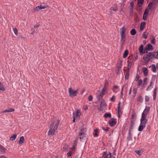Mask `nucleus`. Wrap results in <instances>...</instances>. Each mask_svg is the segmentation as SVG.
Masks as SVG:
<instances>
[{
	"label": "nucleus",
	"instance_id": "nucleus-50",
	"mask_svg": "<svg viewBox=\"0 0 158 158\" xmlns=\"http://www.w3.org/2000/svg\"><path fill=\"white\" fill-rule=\"evenodd\" d=\"M137 90V89L135 87V88H133V92L135 94H135L136 93Z\"/></svg>",
	"mask_w": 158,
	"mask_h": 158
},
{
	"label": "nucleus",
	"instance_id": "nucleus-23",
	"mask_svg": "<svg viewBox=\"0 0 158 158\" xmlns=\"http://www.w3.org/2000/svg\"><path fill=\"white\" fill-rule=\"evenodd\" d=\"M60 121L59 120H57L56 123L55 125V127H54V130H57L58 127L59 126V124H60Z\"/></svg>",
	"mask_w": 158,
	"mask_h": 158
},
{
	"label": "nucleus",
	"instance_id": "nucleus-47",
	"mask_svg": "<svg viewBox=\"0 0 158 158\" xmlns=\"http://www.w3.org/2000/svg\"><path fill=\"white\" fill-rule=\"evenodd\" d=\"M148 11H149V10L148 9H146L144 11V14L146 15H148Z\"/></svg>",
	"mask_w": 158,
	"mask_h": 158
},
{
	"label": "nucleus",
	"instance_id": "nucleus-61",
	"mask_svg": "<svg viewBox=\"0 0 158 158\" xmlns=\"http://www.w3.org/2000/svg\"><path fill=\"white\" fill-rule=\"evenodd\" d=\"M137 4H138V6L139 7H141L142 6V4H141L140 3H139V4L137 3Z\"/></svg>",
	"mask_w": 158,
	"mask_h": 158
},
{
	"label": "nucleus",
	"instance_id": "nucleus-39",
	"mask_svg": "<svg viewBox=\"0 0 158 158\" xmlns=\"http://www.w3.org/2000/svg\"><path fill=\"white\" fill-rule=\"evenodd\" d=\"M135 152L138 155L140 156L141 155L142 152V150L141 149H140L139 150H137L135 151Z\"/></svg>",
	"mask_w": 158,
	"mask_h": 158
},
{
	"label": "nucleus",
	"instance_id": "nucleus-45",
	"mask_svg": "<svg viewBox=\"0 0 158 158\" xmlns=\"http://www.w3.org/2000/svg\"><path fill=\"white\" fill-rule=\"evenodd\" d=\"M130 6L131 7V8H130V9H131V10L132 11L134 6V3L133 2H132L130 3Z\"/></svg>",
	"mask_w": 158,
	"mask_h": 158
},
{
	"label": "nucleus",
	"instance_id": "nucleus-8",
	"mask_svg": "<svg viewBox=\"0 0 158 158\" xmlns=\"http://www.w3.org/2000/svg\"><path fill=\"white\" fill-rule=\"evenodd\" d=\"M46 6L45 5L44 6H36L35 8H34L32 10V11L33 12H35L37 10H40L44 9L45 8H46L47 6Z\"/></svg>",
	"mask_w": 158,
	"mask_h": 158
},
{
	"label": "nucleus",
	"instance_id": "nucleus-22",
	"mask_svg": "<svg viewBox=\"0 0 158 158\" xmlns=\"http://www.w3.org/2000/svg\"><path fill=\"white\" fill-rule=\"evenodd\" d=\"M145 24H146L145 22H142L141 23L140 26V30L141 31H142L143 30L144 27L145 26Z\"/></svg>",
	"mask_w": 158,
	"mask_h": 158
},
{
	"label": "nucleus",
	"instance_id": "nucleus-4",
	"mask_svg": "<svg viewBox=\"0 0 158 158\" xmlns=\"http://www.w3.org/2000/svg\"><path fill=\"white\" fill-rule=\"evenodd\" d=\"M78 139H76L73 141V146L71 148V150H70V156L75 151L77 144Z\"/></svg>",
	"mask_w": 158,
	"mask_h": 158
},
{
	"label": "nucleus",
	"instance_id": "nucleus-26",
	"mask_svg": "<svg viewBox=\"0 0 158 158\" xmlns=\"http://www.w3.org/2000/svg\"><path fill=\"white\" fill-rule=\"evenodd\" d=\"M17 135L16 134L13 135L10 138V140L13 141L15 140L16 138Z\"/></svg>",
	"mask_w": 158,
	"mask_h": 158
},
{
	"label": "nucleus",
	"instance_id": "nucleus-12",
	"mask_svg": "<svg viewBox=\"0 0 158 158\" xmlns=\"http://www.w3.org/2000/svg\"><path fill=\"white\" fill-rule=\"evenodd\" d=\"M85 134L84 132L80 131L79 133V138L80 139H82L85 136Z\"/></svg>",
	"mask_w": 158,
	"mask_h": 158
},
{
	"label": "nucleus",
	"instance_id": "nucleus-64",
	"mask_svg": "<svg viewBox=\"0 0 158 158\" xmlns=\"http://www.w3.org/2000/svg\"><path fill=\"white\" fill-rule=\"evenodd\" d=\"M138 58V56H136L135 57V59L136 60Z\"/></svg>",
	"mask_w": 158,
	"mask_h": 158
},
{
	"label": "nucleus",
	"instance_id": "nucleus-17",
	"mask_svg": "<svg viewBox=\"0 0 158 158\" xmlns=\"http://www.w3.org/2000/svg\"><path fill=\"white\" fill-rule=\"evenodd\" d=\"M120 35H125L126 29L124 26H123L120 29Z\"/></svg>",
	"mask_w": 158,
	"mask_h": 158
},
{
	"label": "nucleus",
	"instance_id": "nucleus-10",
	"mask_svg": "<svg viewBox=\"0 0 158 158\" xmlns=\"http://www.w3.org/2000/svg\"><path fill=\"white\" fill-rule=\"evenodd\" d=\"M116 124L115 119H111L109 121V124L110 126H113Z\"/></svg>",
	"mask_w": 158,
	"mask_h": 158
},
{
	"label": "nucleus",
	"instance_id": "nucleus-63",
	"mask_svg": "<svg viewBox=\"0 0 158 158\" xmlns=\"http://www.w3.org/2000/svg\"><path fill=\"white\" fill-rule=\"evenodd\" d=\"M136 78L138 79H139V75H137V76H136Z\"/></svg>",
	"mask_w": 158,
	"mask_h": 158
},
{
	"label": "nucleus",
	"instance_id": "nucleus-15",
	"mask_svg": "<svg viewBox=\"0 0 158 158\" xmlns=\"http://www.w3.org/2000/svg\"><path fill=\"white\" fill-rule=\"evenodd\" d=\"M120 102H119L118 104V116L119 118H120V114H122L121 112V108L120 107Z\"/></svg>",
	"mask_w": 158,
	"mask_h": 158
},
{
	"label": "nucleus",
	"instance_id": "nucleus-14",
	"mask_svg": "<svg viewBox=\"0 0 158 158\" xmlns=\"http://www.w3.org/2000/svg\"><path fill=\"white\" fill-rule=\"evenodd\" d=\"M121 46H122L124 42L125 41V35H121Z\"/></svg>",
	"mask_w": 158,
	"mask_h": 158
},
{
	"label": "nucleus",
	"instance_id": "nucleus-30",
	"mask_svg": "<svg viewBox=\"0 0 158 158\" xmlns=\"http://www.w3.org/2000/svg\"><path fill=\"white\" fill-rule=\"evenodd\" d=\"M106 103L104 100H102L101 102L100 106L101 107L106 106Z\"/></svg>",
	"mask_w": 158,
	"mask_h": 158
},
{
	"label": "nucleus",
	"instance_id": "nucleus-20",
	"mask_svg": "<svg viewBox=\"0 0 158 158\" xmlns=\"http://www.w3.org/2000/svg\"><path fill=\"white\" fill-rule=\"evenodd\" d=\"M156 4V2H154V1H152V2H150L149 5H148V7L149 9H151L153 8V5H155Z\"/></svg>",
	"mask_w": 158,
	"mask_h": 158
},
{
	"label": "nucleus",
	"instance_id": "nucleus-25",
	"mask_svg": "<svg viewBox=\"0 0 158 158\" xmlns=\"http://www.w3.org/2000/svg\"><path fill=\"white\" fill-rule=\"evenodd\" d=\"M152 71L154 72H156V68L155 65L154 64H152L150 66Z\"/></svg>",
	"mask_w": 158,
	"mask_h": 158
},
{
	"label": "nucleus",
	"instance_id": "nucleus-51",
	"mask_svg": "<svg viewBox=\"0 0 158 158\" xmlns=\"http://www.w3.org/2000/svg\"><path fill=\"white\" fill-rule=\"evenodd\" d=\"M144 1V0H138V4L140 3L141 4H142L143 2Z\"/></svg>",
	"mask_w": 158,
	"mask_h": 158
},
{
	"label": "nucleus",
	"instance_id": "nucleus-5",
	"mask_svg": "<svg viewBox=\"0 0 158 158\" xmlns=\"http://www.w3.org/2000/svg\"><path fill=\"white\" fill-rule=\"evenodd\" d=\"M52 121V124L50 125L49 127L50 130L48 132V135H53L55 133V131L56 130H54V128L53 130H52V128L53 127V122H52V119H51Z\"/></svg>",
	"mask_w": 158,
	"mask_h": 158
},
{
	"label": "nucleus",
	"instance_id": "nucleus-56",
	"mask_svg": "<svg viewBox=\"0 0 158 158\" xmlns=\"http://www.w3.org/2000/svg\"><path fill=\"white\" fill-rule=\"evenodd\" d=\"M102 128L103 130H104V131H108V128H105L104 127H102Z\"/></svg>",
	"mask_w": 158,
	"mask_h": 158
},
{
	"label": "nucleus",
	"instance_id": "nucleus-43",
	"mask_svg": "<svg viewBox=\"0 0 158 158\" xmlns=\"http://www.w3.org/2000/svg\"><path fill=\"white\" fill-rule=\"evenodd\" d=\"M98 132V130L97 129H95L94 130V136H97L98 135L97 134V132Z\"/></svg>",
	"mask_w": 158,
	"mask_h": 158
},
{
	"label": "nucleus",
	"instance_id": "nucleus-7",
	"mask_svg": "<svg viewBox=\"0 0 158 158\" xmlns=\"http://www.w3.org/2000/svg\"><path fill=\"white\" fill-rule=\"evenodd\" d=\"M78 90H73L70 88V97H73L77 95V94Z\"/></svg>",
	"mask_w": 158,
	"mask_h": 158
},
{
	"label": "nucleus",
	"instance_id": "nucleus-54",
	"mask_svg": "<svg viewBox=\"0 0 158 158\" xmlns=\"http://www.w3.org/2000/svg\"><path fill=\"white\" fill-rule=\"evenodd\" d=\"M73 122H75V120H76L75 115V114H73Z\"/></svg>",
	"mask_w": 158,
	"mask_h": 158
},
{
	"label": "nucleus",
	"instance_id": "nucleus-9",
	"mask_svg": "<svg viewBox=\"0 0 158 158\" xmlns=\"http://www.w3.org/2000/svg\"><path fill=\"white\" fill-rule=\"evenodd\" d=\"M15 110L14 108H9L2 112V113H7L13 112Z\"/></svg>",
	"mask_w": 158,
	"mask_h": 158
},
{
	"label": "nucleus",
	"instance_id": "nucleus-52",
	"mask_svg": "<svg viewBox=\"0 0 158 158\" xmlns=\"http://www.w3.org/2000/svg\"><path fill=\"white\" fill-rule=\"evenodd\" d=\"M110 101L112 102L115 101V97L114 96H113L110 99Z\"/></svg>",
	"mask_w": 158,
	"mask_h": 158
},
{
	"label": "nucleus",
	"instance_id": "nucleus-33",
	"mask_svg": "<svg viewBox=\"0 0 158 158\" xmlns=\"http://www.w3.org/2000/svg\"><path fill=\"white\" fill-rule=\"evenodd\" d=\"M110 10L111 11H112V10H113V11H117L118 10L117 9V6L116 5H115L114 6V7H111L110 8Z\"/></svg>",
	"mask_w": 158,
	"mask_h": 158
},
{
	"label": "nucleus",
	"instance_id": "nucleus-13",
	"mask_svg": "<svg viewBox=\"0 0 158 158\" xmlns=\"http://www.w3.org/2000/svg\"><path fill=\"white\" fill-rule=\"evenodd\" d=\"M157 89V87L156 86L153 90V99L155 100L156 97V92Z\"/></svg>",
	"mask_w": 158,
	"mask_h": 158
},
{
	"label": "nucleus",
	"instance_id": "nucleus-28",
	"mask_svg": "<svg viewBox=\"0 0 158 158\" xmlns=\"http://www.w3.org/2000/svg\"><path fill=\"white\" fill-rule=\"evenodd\" d=\"M81 114L80 110H77L76 112L77 119H79Z\"/></svg>",
	"mask_w": 158,
	"mask_h": 158
},
{
	"label": "nucleus",
	"instance_id": "nucleus-29",
	"mask_svg": "<svg viewBox=\"0 0 158 158\" xmlns=\"http://www.w3.org/2000/svg\"><path fill=\"white\" fill-rule=\"evenodd\" d=\"M128 69V71L127 72L125 76V78L126 79H128L129 78V66L127 68Z\"/></svg>",
	"mask_w": 158,
	"mask_h": 158
},
{
	"label": "nucleus",
	"instance_id": "nucleus-59",
	"mask_svg": "<svg viewBox=\"0 0 158 158\" xmlns=\"http://www.w3.org/2000/svg\"><path fill=\"white\" fill-rule=\"evenodd\" d=\"M31 30L32 31V32L31 33V34H33L34 33V32H35V30L34 29H32Z\"/></svg>",
	"mask_w": 158,
	"mask_h": 158
},
{
	"label": "nucleus",
	"instance_id": "nucleus-42",
	"mask_svg": "<svg viewBox=\"0 0 158 158\" xmlns=\"http://www.w3.org/2000/svg\"><path fill=\"white\" fill-rule=\"evenodd\" d=\"M138 82V85L139 86L142 83V80H137V81Z\"/></svg>",
	"mask_w": 158,
	"mask_h": 158
},
{
	"label": "nucleus",
	"instance_id": "nucleus-24",
	"mask_svg": "<svg viewBox=\"0 0 158 158\" xmlns=\"http://www.w3.org/2000/svg\"><path fill=\"white\" fill-rule=\"evenodd\" d=\"M142 71L143 73L144 74L146 75L148 73V69L146 68H143Z\"/></svg>",
	"mask_w": 158,
	"mask_h": 158
},
{
	"label": "nucleus",
	"instance_id": "nucleus-46",
	"mask_svg": "<svg viewBox=\"0 0 158 158\" xmlns=\"http://www.w3.org/2000/svg\"><path fill=\"white\" fill-rule=\"evenodd\" d=\"M93 99V96L92 95H90L88 98V100L89 101H91Z\"/></svg>",
	"mask_w": 158,
	"mask_h": 158
},
{
	"label": "nucleus",
	"instance_id": "nucleus-49",
	"mask_svg": "<svg viewBox=\"0 0 158 158\" xmlns=\"http://www.w3.org/2000/svg\"><path fill=\"white\" fill-rule=\"evenodd\" d=\"M145 100L146 102H148L149 101L150 99L149 97L146 96L145 97Z\"/></svg>",
	"mask_w": 158,
	"mask_h": 158
},
{
	"label": "nucleus",
	"instance_id": "nucleus-41",
	"mask_svg": "<svg viewBox=\"0 0 158 158\" xmlns=\"http://www.w3.org/2000/svg\"><path fill=\"white\" fill-rule=\"evenodd\" d=\"M143 98L142 96H140L138 97V101L140 102H142L143 101Z\"/></svg>",
	"mask_w": 158,
	"mask_h": 158
},
{
	"label": "nucleus",
	"instance_id": "nucleus-27",
	"mask_svg": "<svg viewBox=\"0 0 158 158\" xmlns=\"http://www.w3.org/2000/svg\"><path fill=\"white\" fill-rule=\"evenodd\" d=\"M148 35V32L145 31L143 33V36L144 38L146 39L147 38Z\"/></svg>",
	"mask_w": 158,
	"mask_h": 158
},
{
	"label": "nucleus",
	"instance_id": "nucleus-38",
	"mask_svg": "<svg viewBox=\"0 0 158 158\" xmlns=\"http://www.w3.org/2000/svg\"><path fill=\"white\" fill-rule=\"evenodd\" d=\"M104 116L105 118H110L111 117V114L110 113H106L104 115Z\"/></svg>",
	"mask_w": 158,
	"mask_h": 158
},
{
	"label": "nucleus",
	"instance_id": "nucleus-1",
	"mask_svg": "<svg viewBox=\"0 0 158 158\" xmlns=\"http://www.w3.org/2000/svg\"><path fill=\"white\" fill-rule=\"evenodd\" d=\"M150 107L148 106H146L143 112L142 113L141 118L140 119V124L139 128L138 130L139 131H142L144 128L146 126L147 122V119H146L147 114L149 112Z\"/></svg>",
	"mask_w": 158,
	"mask_h": 158
},
{
	"label": "nucleus",
	"instance_id": "nucleus-6",
	"mask_svg": "<svg viewBox=\"0 0 158 158\" xmlns=\"http://www.w3.org/2000/svg\"><path fill=\"white\" fill-rule=\"evenodd\" d=\"M101 158H115V157L112 156L110 153L104 152L102 153V155Z\"/></svg>",
	"mask_w": 158,
	"mask_h": 158
},
{
	"label": "nucleus",
	"instance_id": "nucleus-21",
	"mask_svg": "<svg viewBox=\"0 0 158 158\" xmlns=\"http://www.w3.org/2000/svg\"><path fill=\"white\" fill-rule=\"evenodd\" d=\"M24 140V138L23 136H22L20 137L19 141L18 142V143L19 144H21L23 143Z\"/></svg>",
	"mask_w": 158,
	"mask_h": 158
},
{
	"label": "nucleus",
	"instance_id": "nucleus-19",
	"mask_svg": "<svg viewBox=\"0 0 158 158\" xmlns=\"http://www.w3.org/2000/svg\"><path fill=\"white\" fill-rule=\"evenodd\" d=\"M154 83V82L152 81H151L150 82V85L148 86V87L146 89V90L149 91L151 90L152 88L151 87L153 85Z\"/></svg>",
	"mask_w": 158,
	"mask_h": 158
},
{
	"label": "nucleus",
	"instance_id": "nucleus-35",
	"mask_svg": "<svg viewBox=\"0 0 158 158\" xmlns=\"http://www.w3.org/2000/svg\"><path fill=\"white\" fill-rule=\"evenodd\" d=\"M152 38L151 39V43L152 44H154L155 42V39L154 36L153 35L152 36Z\"/></svg>",
	"mask_w": 158,
	"mask_h": 158
},
{
	"label": "nucleus",
	"instance_id": "nucleus-60",
	"mask_svg": "<svg viewBox=\"0 0 158 158\" xmlns=\"http://www.w3.org/2000/svg\"><path fill=\"white\" fill-rule=\"evenodd\" d=\"M131 88L130 89V91H129V95H130L131 94Z\"/></svg>",
	"mask_w": 158,
	"mask_h": 158
},
{
	"label": "nucleus",
	"instance_id": "nucleus-55",
	"mask_svg": "<svg viewBox=\"0 0 158 158\" xmlns=\"http://www.w3.org/2000/svg\"><path fill=\"white\" fill-rule=\"evenodd\" d=\"M118 88V86H117V85H114V88H113V90L114 91V92H115V91H114V89H117Z\"/></svg>",
	"mask_w": 158,
	"mask_h": 158
},
{
	"label": "nucleus",
	"instance_id": "nucleus-31",
	"mask_svg": "<svg viewBox=\"0 0 158 158\" xmlns=\"http://www.w3.org/2000/svg\"><path fill=\"white\" fill-rule=\"evenodd\" d=\"M153 49V46L150 44H148V45L147 50H152Z\"/></svg>",
	"mask_w": 158,
	"mask_h": 158
},
{
	"label": "nucleus",
	"instance_id": "nucleus-2",
	"mask_svg": "<svg viewBox=\"0 0 158 158\" xmlns=\"http://www.w3.org/2000/svg\"><path fill=\"white\" fill-rule=\"evenodd\" d=\"M143 59L145 64H147L149 61H152V52H147L143 56Z\"/></svg>",
	"mask_w": 158,
	"mask_h": 158
},
{
	"label": "nucleus",
	"instance_id": "nucleus-36",
	"mask_svg": "<svg viewBox=\"0 0 158 158\" xmlns=\"http://www.w3.org/2000/svg\"><path fill=\"white\" fill-rule=\"evenodd\" d=\"M128 51L127 50H126L123 54V57L124 58H126L127 56L128 53Z\"/></svg>",
	"mask_w": 158,
	"mask_h": 158
},
{
	"label": "nucleus",
	"instance_id": "nucleus-57",
	"mask_svg": "<svg viewBox=\"0 0 158 158\" xmlns=\"http://www.w3.org/2000/svg\"><path fill=\"white\" fill-rule=\"evenodd\" d=\"M40 25V24L36 25H34V28H37L38 27H39Z\"/></svg>",
	"mask_w": 158,
	"mask_h": 158
},
{
	"label": "nucleus",
	"instance_id": "nucleus-58",
	"mask_svg": "<svg viewBox=\"0 0 158 158\" xmlns=\"http://www.w3.org/2000/svg\"><path fill=\"white\" fill-rule=\"evenodd\" d=\"M0 158H7L5 156L3 155L0 156Z\"/></svg>",
	"mask_w": 158,
	"mask_h": 158
},
{
	"label": "nucleus",
	"instance_id": "nucleus-34",
	"mask_svg": "<svg viewBox=\"0 0 158 158\" xmlns=\"http://www.w3.org/2000/svg\"><path fill=\"white\" fill-rule=\"evenodd\" d=\"M5 89V88L3 86V84L0 82V90L4 91Z\"/></svg>",
	"mask_w": 158,
	"mask_h": 158
},
{
	"label": "nucleus",
	"instance_id": "nucleus-62",
	"mask_svg": "<svg viewBox=\"0 0 158 158\" xmlns=\"http://www.w3.org/2000/svg\"><path fill=\"white\" fill-rule=\"evenodd\" d=\"M156 66V68L158 69V63L157 64Z\"/></svg>",
	"mask_w": 158,
	"mask_h": 158
},
{
	"label": "nucleus",
	"instance_id": "nucleus-40",
	"mask_svg": "<svg viewBox=\"0 0 158 158\" xmlns=\"http://www.w3.org/2000/svg\"><path fill=\"white\" fill-rule=\"evenodd\" d=\"M122 62L121 61H120L118 63L117 65V67L118 69H120L121 68Z\"/></svg>",
	"mask_w": 158,
	"mask_h": 158
},
{
	"label": "nucleus",
	"instance_id": "nucleus-11",
	"mask_svg": "<svg viewBox=\"0 0 158 158\" xmlns=\"http://www.w3.org/2000/svg\"><path fill=\"white\" fill-rule=\"evenodd\" d=\"M139 52L141 54H143L146 52L145 50L143 51V45H141V46H139Z\"/></svg>",
	"mask_w": 158,
	"mask_h": 158
},
{
	"label": "nucleus",
	"instance_id": "nucleus-18",
	"mask_svg": "<svg viewBox=\"0 0 158 158\" xmlns=\"http://www.w3.org/2000/svg\"><path fill=\"white\" fill-rule=\"evenodd\" d=\"M152 58L153 59V57L156 58L158 59V51L156 52H154L153 53H152Z\"/></svg>",
	"mask_w": 158,
	"mask_h": 158
},
{
	"label": "nucleus",
	"instance_id": "nucleus-32",
	"mask_svg": "<svg viewBox=\"0 0 158 158\" xmlns=\"http://www.w3.org/2000/svg\"><path fill=\"white\" fill-rule=\"evenodd\" d=\"M131 34L132 35H135L136 33V30L134 29H132L130 31Z\"/></svg>",
	"mask_w": 158,
	"mask_h": 158
},
{
	"label": "nucleus",
	"instance_id": "nucleus-3",
	"mask_svg": "<svg viewBox=\"0 0 158 158\" xmlns=\"http://www.w3.org/2000/svg\"><path fill=\"white\" fill-rule=\"evenodd\" d=\"M107 92V89L106 87L104 86L102 89L101 90V93L97 95V97L98 99L102 98L105 94Z\"/></svg>",
	"mask_w": 158,
	"mask_h": 158
},
{
	"label": "nucleus",
	"instance_id": "nucleus-44",
	"mask_svg": "<svg viewBox=\"0 0 158 158\" xmlns=\"http://www.w3.org/2000/svg\"><path fill=\"white\" fill-rule=\"evenodd\" d=\"M13 31L15 35H17L18 33V32L17 28H15L13 29Z\"/></svg>",
	"mask_w": 158,
	"mask_h": 158
},
{
	"label": "nucleus",
	"instance_id": "nucleus-53",
	"mask_svg": "<svg viewBox=\"0 0 158 158\" xmlns=\"http://www.w3.org/2000/svg\"><path fill=\"white\" fill-rule=\"evenodd\" d=\"M147 15L143 14V19L144 20H146L147 19Z\"/></svg>",
	"mask_w": 158,
	"mask_h": 158
},
{
	"label": "nucleus",
	"instance_id": "nucleus-37",
	"mask_svg": "<svg viewBox=\"0 0 158 158\" xmlns=\"http://www.w3.org/2000/svg\"><path fill=\"white\" fill-rule=\"evenodd\" d=\"M69 147L68 145H65L63 147V150L65 151H67L69 149Z\"/></svg>",
	"mask_w": 158,
	"mask_h": 158
},
{
	"label": "nucleus",
	"instance_id": "nucleus-16",
	"mask_svg": "<svg viewBox=\"0 0 158 158\" xmlns=\"http://www.w3.org/2000/svg\"><path fill=\"white\" fill-rule=\"evenodd\" d=\"M6 148H5L4 147L1 145H0V150L2 154H4L6 153Z\"/></svg>",
	"mask_w": 158,
	"mask_h": 158
},
{
	"label": "nucleus",
	"instance_id": "nucleus-48",
	"mask_svg": "<svg viewBox=\"0 0 158 158\" xmlns=\"http://www.w3.org/2000/svg\"><path fill=\"white\" fill-rule=\"evenodd\" d=\"M88 107L87 105H84L83 107V109L84 110H87Z\"/></svg>",
	"mask_w": 158,
	"mask_h": 158
}]
</instances>
